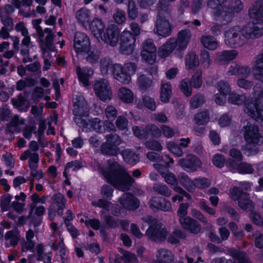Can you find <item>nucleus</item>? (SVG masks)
Instances as JSON below:
<instances>
[{"instance_id":"f257e3e1","label":"nucleus","mask_w":263,"mask_h":263,"mask_svg":"<svg viewBox=\"0 0 263 263\" xmlns=\"http://www.w3.org/2000/svg\"><path fill=\"white\" fill-rule=\"evenodd\" d=\"M107 163V170L99 165V171L107 182L123 192L128 191L135 180L114 159L108 160Z\"/></svg>"},{"instance_id":"f03ea898","label":"nucleus","mask_w":263,"mask_h":263,"mask_svg":"<svg viewBox=\"0 0 263 263\" xmlns=\"http://www.w3.org/2000/svg\"><path fill=\"white\" fill-rule=\"evenodd\" d=\"M191 32L190 29H184L180 31L177 36V39L171 38L164 44L158 50V55L161 58L168 57L174 50L181 52L187 47L191 37Z\"/></svg>"},{"instance_id":"7ed1b4c3","label":"nucleus","mask_w":263,"mask_h":263,"mask_svg":"<svg viewBox=\"0 0 263 263\" xmlns=\"http://www.w3.org/2000/svg\"><path fill=\"white\" fill-rule=\"evenodd\" d=\"M158 14L155 24L157 33L162 37H167L172 33L173 27L166 19L170 15L168 3L166 0H159Z\"/></svg>"},{"instance_id":"20e7f679","label":"nucleus","mask_w":263,"mask_h":263,"mask_svg":"<svg viewBox=\"0 0 263 263\" xmlns=\"http://www.w3.org/2000/svg\"><path fill=\"white\" fill-rule=\"evenodd\" d=\"M142 219L149 225L145 233L149 240L158 243L165 240L168 233L166 228L162 227V223L158 222L156 218L150 216L142 217Z\"/></svg>"},{"instance_id":"39448f33","label":"nucleus","mask_w":263,"mask_h":263,"mask_svg":"<svg viewBox=\"0 0 263 263\" xmlns=\"http://www.w3.org/2000/svg\"><path fill=\"white\" fill-rule=\"evenodd\" d=\"M231 194L234 200H238V205L242 210L251 211L253 209V203L250 199L249 194L237 187H234Z\"/></svg>"},{"instance_id":"423d86ee","label":"nucleus","mask_w":263,"mask_h":263,"mask_svg":"<svg viewBox=\"0 0 263 263\" xmlns=\"http://www.w3.org/2000/svg\"><path fill=\"white\" fill-rule=\"evenodd\" d=\"M94 90L96 95L102 101L107 102L110 100L112 91L108 81L104 79L97 81L94 84Z\"/></svg>"},{"instance_id":"0eeeda50","label":"nucleus","mask_w":263,"mask_h":263,"mask_svg":"<svg viewBox=\"0 0 263 263\" xmlns=\"http://www.w3.org/2000/svg\"><path fill=\"white\" fill-rule=\"evenodd\" d=\"M242 36L248 39H255L263 35V22L253 20L242 30Z\"/></svg>"},{"instance_id":"6e6552de","label":"nucleus","mask_w":263,"mask_h":263,"mask_svg":"<svg viewBox=\"0 0 263 263\" xmlns=\"http://www.w3.org/2000/svg\"><path fill=\"white\" fill-rule=\"evenodd\" d=\"M136 37L129 31H124L120 36V50L122 54H130L134 51Z\"/></svg>"},{"instance_id":"1a4fd4ad","label":"nucleus","mask_w":263,"mask_h":263,"mask_svg":"<svg viewBox=\"0 0 263 263\" xmlns=\"http://www.w3.org/2000/svg\"><path fill=\"white\" fill-rule=\"evenodd\" d=\"M242 36V30L240 31L236 27L231 28L224 33L225 42L232 47H240L244 42Z\"/></svg>"},{"instance_id":"9d476101","label":"nucleus","mask_w":263,"mask_h":263,"mask_svg":"<svg viewBox=\"0 0 263 263\" xmlns=\"http://www.w3.org/2000/svg\"><path fill=\"white\" fill-rule=\"evenodd\" d=\"M226 166L233 173L237 172L241 174H251L254 172V168L251 164L246 162L238 163L230 158L226 161Z\"/></svg>"},{"instance_id":"9b49d317","label":"nucleus","mask_w":263,"mask_h":263,"mask_svg":"<svg viewBox=\"0 0 263 263\" xmlns=\"http://www.w3.org/2000/svg\"><path fill=\"white\" fill-rule=\"evenodd\" d=\"M178 165L186 172H194L202 165V162L195 155L187 154L178 161Z\"/></svg>"},{"instance_id":"f8f14e48","label":"nucleus","mask_w":263,"mask_h":263,"mask_svg":"<svg viewBox=\"0 0 263 263\" xmlns=\"http://www.w3.org/2000/svg\"><path fill=\"white\" fill-rule=\"evenodd\" d=\"M143 50L141 55L143 59L149 64H153L156 58V47L151 39L146 40L142 44Z\"/></svg>"},{"instance_id":"ddd939ff","label":"nucleus","mask_w":263,"mask_h":263,"mask_svg":"<svg viewBox=\"0 0 263 263\" xmlns=\"http://www.w3.org/2000/svg\"><path fill=\"white\" fill-rule=\"evenodd\" d=\"M120 34L118 27L115 25H110L107 28L106 33L102 35V39H100L99 42L107 43L110 46L114 47L117 45Z\"/></svg>"},{"instance_id":"4468645a","label":"nucleus","mask_w":263,"mask_h":263,"mask_svg":"<svg viewBox=\"0 0 263 263\" xmlns=\"http://www.w3.org/2000/svg\"><path fill=\"white\" fill-rule=\"evenodd\" d=\"M244 138L246 142L259 144L261 136L259 133L258 127L254 124L247 122L243 127Z\"/></svg>"},{"instance_id":"2eb2a0df","label":"nucleus","mask_w":263,"mask_h":263,"mask_svg":"<svg viewBox=\"0 0 263 263\" xmlns=\"http://www.w3.org/2000/svg\"><path fill=\"white\" fill-rule=\"evenodd\" d=\"M74 49L77 53H82L90 49V43L87 35L81 32H77L74 37Z\"/></svg>"},{"instance_id":"dca6fc26","label":"nucleus","mask_w":263,"mask_h":263,"mask_svg":"<svg viewBox=\"0 0 263 263\" xmlns=\"http://www.w3.org/2000/svg\"><path fill=\"white\" fill-rule=\"evenodd\" d=\"M247 108L252 116L263 120V90L258 95L255 102L248 103Z\"/></svg>"},{"instance_id":"f3484780","label":"nucleus","mask_w":263,"mask_h":263,"mask_svg":"<svg viewBox=\"0 0 263 263\" xmlns=\"http://www.w3.org/2000/svg\"><path fill=\"white\" fill-rule=\"evenodd\" d=\"M112 75L118 82L123 84H128L131 81L130 76L120 64H115Z\"/></svg>"},{"instance_id":"a211bd4d","label":"nucleus","mask_w":263,"mask_h":263,"mask_svg":"<svg viewBox=\"0 0 263 263\" xmlns=\"http://www.w3.org/2000/svg\"><path fill=\"white\" fill-rule=\"evenodd\" d=\"M122 206L128 210H135L139 206V201L138 199L130 193L124 194L119 199Z\"/></svg>"},{"instance_id":"6ab92c4d","label":"nucleus","mask_w":263,"mask_h":263,"mask_svg":"<svg viewBox=\"0 0 263 263\" xmlns=\"http://www.w3.org/2000/svg\"><path fill=\"white\" fill-rule=\"evenodd\" d=\"M179 220L182 228L189 232L194 234H197L200 232L201 226L195 219L187 216L184 219H180Z\"/></svg>"},{"instance_id":"aec40b11","label":"nucleus","mask_w":263,"mask_h":263,"mask_svg":"<svg viewBox=\"0 0 263 263\" xmlns=\"http://www.w3.org/2000/svg\"><path fill=\"white\" fill-rule=\"evenodd\" d=\"M234 14L233 10L230 9L227 5L222 6L216 9L214 12V16L220 17V21L223 25L231 22Z\"/></svg>"},{"instance_id":"412c9836","label":"nucleus","mask_w":263,"mask_h":263,"mask_svg":"<svg viewBox=\"0 0 263 263\" xmlns=\"http://www.w3.org/2000/svg\"><path fill=\"white\" fill-rule=\"evenodd\" d=\"M73 115H88L87 103L82 96H77L73 99Z\"/></svg>"},{"instance_id":"4be33fe9","label":"nucleus","mask_w":263,"mask_h":263,"mask_svg":"<svg viewBox=\"0 0 263 263\" xmlns=\"http://www.w3.org/2000/svg\"><path fill=\"white\" fill-rule=\"evenodd\" d=\"M149 206L164 212L170 211L172 209L171 202L165 198L161 197H153L149 200Z\"/></svg>"},{"instance_id":"5701e85b","label":"nucleus","mask_w":263,"mask_h":263,"mask_svg":"<svg viewBox=\"0 0 263 263\" xmlns=\"http://www.w3.org/2000/svg\"><path fill=\"white\" fill-rule=\"evenodd\" d=\"M90 29L93 36L99 41L100 39H102L105 29V25L103 21L99 18L93 19L89 26Z\"/></svg>"},{"instance_id":"b1692460","label":"nucleus","mask_w":263,"mask_h":263,"mask_svg":"<svg viewBox=\"0 0 263 263\" xmlns=\"http://www.w3.org/2000/svg\"><path fill=\"white\" fill-rule=\"evenodd\" d=\"M228 252L229 255L237 260L239 263H252V261L250 256L246 252L243 251L230 248L228 250Z\"/></svg>"},{"instance_id":"393cba45","label":"nucleus","mask_w":263,"mask_h":263,"mask_svg":"<svg viewBox=\"0 0 263 263\" xmlns=\"http://www.w3.org/2000/svg\"><path fill=\"white\" fill-rule=\"evenodd\" d=\"M238 51L235 50H224L218 52L217 59L219 64L224 65L234 60L238 55Z\"/></svg>"},{"instance_id":"a878e982","label":"nucleus","mask_w":263,"mask_h":263,"mask_svg":"<svg viewBox=\"0 0 263 263\" xmlns=\"http://www.w3.org/2000/svg\"><path fill=\"white\" fill-rule=\"evenodd\" d=\"M156 257L157 262L155 263H172L174 261V255L172 252L163 248L158 250Z\"/></svg>"},{"instance_id":"bb28decb","label":"nucleus","mask_w":263,"mask_h":263,"mask_svg":"<svg viewBox=\"0 0 263 263\" xmlns=\"http://www.w3.org/2000/svg\"><path fill=\"white\" fill-rule=\"evenodd\" d=\"M76 72L80 81L84 86L89 85V77L93 74V70L91 68L85 67L81 68L78 66L76 69Z\"/></svg>"},{"instance_id":"cd10ccee","label":"nucleus","mask_w":263,"mask_h":263,"mask_svg":"<svg viewBox=\"0 0 263 263\" xmlns=\"http://www.w3.org/2000/svg\"><path fill=\"white\" fill-rule=\"evenodd\" d=\"M4 238L6 240V247H15L20 238V233L17 230L9 231L5 235Z\"/></svg>"},{"instance_id":"c85d7f7f","label":"nucleus","mask_w":263,"mask_h":263,"mask_svg":"<svg viewBox=\"0 0 263 263\" xmlns=\"http://www.w3.org/2000/svg\"><path fill=\"white\" fill-rule=\"evenodd\" d=\"M172 85L170 82L162 81L161 84L160 99L164 103H168L172 96Z\"/></svg>"},{"instance_id":"c756f323","label":"nucleus","mask_w":263,"mask_h":263,"mask_svg":"<svg viewBox=\"0 0 263 263\" xmlns=\"http://www.w3.org/2000/svg\"><path fill=\"white\" fill-rule=\"evenodd\" d=\"M52 206L54 209L55 206L58 207L57 213L59 215H62L63 210L65 208L66 200L64 197L61 194H55L52 197Z\"/></svg>"},{"instance_id":"7c9ffc66","label":"nucleus","mask_w":263,"mask_h":263,"mask_svg":"<svg viewBox=\"0 0 263 263\" xmlns=\"http://www.w3.org/2000/svg\"><path fill=\"white\" fill-rule=\"evenodd\" d=\"M120 152V148L117 146L109 143L104 142L101 146V152L102 154L114 156H117Z\"/></svg>"},{"instance_id":"2f4dec72","label":"nucleus","mask_w":263,"mask_h":263,"mask_svg":"<svg viewBox=\"0 0 263 263\" xmlns=\"http://www.w3.org/2000/svg\"><path fill=\"white\" fill-rule=\"evenodd\" d=\"M76 17L78 22L84 26L90 20V12L86 8H82L76 12Z\"/></svg>"},{"instance_id":"473e14b6","label":"nucleus","mask_w":263,"mask_h":263,"mask_svg":"<svg viewBox=\"0 0 263 263\" xmlns=\"http://www.w3.org/2000/svg\"><path fill=\"white\" fill-rule=\"evenodd\" d=\"M25 119H20L18 115H15L11 119L9 123L7 125L6 132L7 133L13 134L15 131V128L21 125L24 124Z\"/></svg>"},{"instance_id":"72a5a7b5","label":"nucleus","mask_w":263,"mask_h":263,"mask_svg":"<svg viewBox=\"0 0 263 263\" xmlns=\"http://www.w3.org/2000/svg\"><path fill=\"white\" fill-rule=\"evenodd\" d=\"M200 40L202 45L209 50H215L218 47V42L212 35L202 36Z\"/></svg>"},{"instance_id":"f704fd0d","label":"nucleus","mask_w":263,"mask_h":263,"mask_svg":"<svg viewBox=\"0 0 263 263\" xmlns=\"http://www.w3.org/2000/svg\"><path fill=\"white\" fill-rule=\"evenodd\" d=\"M184 187L188 191L192 192L194 190L193 180L184 173H180L178 176V182Z\"/></svg>"},{"instance_id":"c9c22d12","label":"nucleus","mask_w":263,"mask_h":263,"mask_svg":"<svg viewBox=\"0 0 263 263\" xmlns=\"http://www.w3.org/2000/svg\"><path fill=\"white\" fill-rule=\"evenodd\" d=\"M100 69L102 74H107L108 70L110 69L112 73L115 64L109 58H104L100 61Z\"/></svg>"},{"instance_id":"e433bc0d","label":"nucleus","mask_w":263,"mask_h":263,"mask_svg":"<svg viewBox=\"0 0 263 263\" xmlns=\"http://www.w3.org/2000/svg\"><path fill=\"white\" fill-rule=\"evenodd\" d=\"M36 259L38 261L43 260L44 263H51L52 256L51 252L44 254V246L42 243H39L36 247Z\"/></svg>"},{"instance_id":"4c0bfd02","label":"nucleus","mask_w":263,"mask_h":263,"mask_svg":"<svg viewBox=\"0 0 263 263\" xmlns=\"http://www.w3.org/2000/svg\"><path fill=\"white\" fill-rule=\"evenodd\" d=\"M152 79L147 77L145 74L140 73L138 77L137 83L139 88L143 91H146L152 84Z\"/></svg>"},{"instance_id":"58836bf2","label":"nucleus","mask_w":263,"mask_h":263,"mask_svg":"<svg viewBox=\"0 0 263 263\" xmlns=\"http://www.w3.org/2000/svg\"><path fill=\"white\" fill-rule=\"evenodd\" d=\"M118 97L124 102L129 103L133 101V93L127 88L121 87L119 89Z\"/></svg>"},{"instance_id":"ea45409f","label":"nucleus","mask_w":263,"mask_h":263,"mask_svg":"<svg viewBox=\"0 0 263 263\" xmlns=\"http://www.w3.org/2000/svg\"><path fill=\"white\" fill-rule=\"evenodd\" d=\"M124 161L129 164L136 163L139 161V155L130 149H125L122 153Z\"/></svg>"},{"instance_id":"a19ab883","label":"nucleus","mask_w":263,"mask_h":263,"mask_svg":"<svg viewBox=\"0 0 263 263\" xmlns=\"http://www.w3.org/2000/svg\"><path fill=\"white\" fill-rule=\"evenodd\" d=\"M153 191L162 196L168 197L172 194V191L165 185L162 183H156L153 186Z\"/></svg>"},{"instance_id":"79ce46f5","label":"nucleus","mask_w":263,"mask_h":263,"mask_svg":"<svg viewBox=\"0 0 263 263\" xmlns=\"http://www.w3.org/2000/svg\"><path fill=\"white\" fill-rule=\"evenodd\" d=\"M198 57L194 52H190L185 59V65L187 68L195 69L199 65Z\"/></svg>"},{"instance_id":"37998d69","label":"nucleus","mask_w":263,"mask_h":263,"mask_svg":"<svg viewBox=\"0 0 263 263\" xmlns=\"http://www.w3.org/2000/svg\"><path fill=\"white\" fill-rule=\"evenodd\" d=\"M209 112L206 109L198 112L194 116L196 123L199 125L206 124L209 122Z\"/></svg>"},{"instance_id":"c03bdc74","label":"nucleus","mask_w":263,"mask_h":263,"mask_svg":"<svg viewBox=\"0 0 263 263\" xmlns=\"http://www.w3.org/2000/svg\"><path fill=\"white\" fill-rule=\"evenodd\" d=\"M88 123L89 124L90 132L93 130L96 132L102 133L105 130L104 122L98 118L93 119Z\"/></svg>"},{"instance_id":"a18cd8bd","label":"nucleus","mask_w":263,"mask_h":263,"mask_svg":"<svg viewBox=\"0 0 263 263\" xmlns=\"http://www.w3.org/2000/svg\"><path fill=\"white\" fill-rule=\"evenodd\" d=\"M83 52L85 53L86 61L90 65L93 66L98 63L100 56L97 51H91L89 49L88 51Z\"/></svg>"},{"instance_id":"49530a36","label":"nucleus","mask_w":263,"mask_h":263,"mask_svg":"<svg viewBox=\"0 0 263 263\" xmlns=\"http://www.w3.org/2000/svg\"><path fill=\"white\" fill-rule=\"evenodd\" d=\"M88 115H74V117L73 118L76 124L86 132H90L89 124L85 119L83 118V117L87 116Z\"/></svg>"},{"instance_id":"de8ad7c7","label":"nucleus","mask_w":263,"mask_h":263,"mask_svg":"<svg viewBox=\"0 0 263 263\" xmlns=\"http://www.w3.org/2000/svg\"><path fill=\"white\" fill-rule=\"evenodd\" d=\"M249 13L250 17L252 19L263 22V5L260 6L259 8H252L249 10Z\"/></svg>"},{"instance_id":"09e8293b","label":"nucleus","mask_w":263,"mask_h":263,"mask_svg":"<svg viewBox=\"0 0 263 263\" xmlns=\"http://www.w3.org/2000/svg\"><path fill=\"white\" fill-rule=\"evenodd\" d=\"M127 15L132 20H135L138 16V8L134 0H129L128 2Z\"/></svg>"},{"instance_id":"8fccbe9b","label":"nucleus","mask_w":263,"mask_h":263,"mask_svg":"<svg viewBox=\"0 0 263 263\" xmlns=\"http://www.w3.org/2000/svg\"><path fill=\"white\" fill-rule=\"evenodd\" d=\"M189 83L193 88H200L202 84L201 70H198L192 76Z\"/></svg>"},{"instance_id":"3c124183","label":"nucleus","mask_w":263,"mask_h":263,"mask_svg":"<svg viewBox=\"0 0 263 263\" xmlns=\"http://www.w3.org/2000/svg\"><path fill=\"white\" fill-rule=\"evenodd\" d=\"M217 88L223 96L229 94L231 91V86L228 82L225 80H221L217 83Z\"/></svg>"},{"instance_id":"603ef678","label":"nucleus","mask_w":263,"mask_h":263,"mask_svg":"<svg viewBox=\"0 0 263 263\" xmlns=\"http://www.w3.org/2000/svg\"><path fill=\"white\" fill-rule=\"evenodd\" d=\"M92 205L93 206L99 207L107 211L112 210L113 204L111 202L107 201L106 199H99L97 201H92Z\"/></svg>"},{"instance_id":"864d4df0","label":"nucleus","mask_w":263,"mask_h":263,"mask_svg":"<svg viewBox=\"0 0 263 263\" xmlns=\"http://www.w3.org/2000/svg\"><path fill=\"white\" fill-rule=\"evenodd\" d=\"M246 97L245 95H239L236 93L232 92L229 93L228 101L233 104L240 105L242 104L245 100Z\"/></svg>"},{"instance_id":"5fc2aeb1","label":"nucleus","mask_w":263,"mask_h":263,"mask_svg":"<svg viewBox=\"0 0 263 263\" xmlns=\"http://www.w3.org/2000/svg\"><path fill=\"white\" fill-rule=\"evenodd\" d=\"M147 138L148 135L150 134L154 138H159L161 135V130L157 126L153 124H148L146 126Z\"/></svg>"},{"instance_id":"6e6d98bb","label":"nucleus","mask_w":263,"mask_h":263,"mask_svg":"<svg viewBox=\"0 0 263 263\" xmlns=\"http://www.w3.org/2000/svg\"><path fill=\"white\" fill-rule=\"evenodd\" d=\"M189 82V80L185 79L181 81L180 84V89L186 97H190L192 93L191 85Z\"/></svg>"},{"instance_id":"4d7b16f0","label":"nucleus","mask_w":263,"mask_h":263,"mask_svg":"<svg viewBox=\"0 0 263 263\" xmlns=\"http://www.w3.org/2000/svg\"><path fill=\"white\" fill-rule=\"evenodd\" d=\"M258 144L247 142V144L243 146L242 149L248 156L254 155L259 152V148L256 146Z\"/></svg>"},{"instance_id":"13d9d810","label":"nucleus","mask_w":263,"mask_h":263,"mask_svg":"<svg viewBox=\"0 0 263 263\" xmlns=\"http://www.w3.org/2000/svg\"><path fill=\"white\" fill-rule=\"evenodd\" d=\"M167 148L173 154L178 157H181L183 153L179 145L174 141L169 142L167 143Z\"/></svg>"},{"instance_id":"bf43d9fd","label":"nucleus","mask_w":263,"mask_h":263,"mask_svg":"<svg viewBox=\"0 0 263 263\" xmlns=\"http://www.w3.org/2000/svg\"><path fill=\"white\" fill-rule=\"evenodd\" d=\"M227 6L234 14L239 13L243 9V4L240 0H231Z\"/></svg>"},{"instance_id":"052dcab7","label":"nucleus","mask_w":263,"mask_h":263,"mask_svg":"<svg viewBox=\"0 0 263 263\" xmlns=\"http://www.w3.org/2000/svg\"><path fill=\"white\" fill-rule=\"evenodd\" d=\"M194 190L195 187L204 189L208 187L211 184L210 181L204 178H196L193 180Z\"/></svg>"},{"instance_id":"680f3d73","label":"nucleus","mask_w":263,"mask_h":263,"mask_svg":"<svg viewBox=\"0 0 263 263\" xmlns=\"http://www.w3.org/2000/svg\"><path fill=\"white\" fill-rule=\"evenodd\" d=\"M142 102L144 106L151 111H154L156 109V103L154 99L147 96H144L142 98Z\"/></svg>"},{"instance_id":"e2e57ef3","label":"nucleus","mask_w":263,"mask_h":263,"mask_svg":"<svg viewBox=\"0 0 263 263\" xmlns=\"http://www.w3.org/2000/svg\"><path fill=\"white\" fill-rule=\"evenodd\" d=\"M106 143H111L115 146H118L122 143L120 137L116 134H110L105 136Z\"/></svg>"},{"instance_id":"0e129e2a","label":"nucleus","mask_w":263,"mask_h":263,"mask_svg":"<svg viewBox=\"0 0 263 263\" xmlns=\"http://www.w3.org/2000/svg\"><path fill=\"white\" fill-rule=\"evenodd\" d=\"M190 102L192 107L194 109L197 108L204 103V96L203 95L198 93L192 98Z\"/></svg>"},{"instance_id":"69168bd1","label":"nucleus","mask_w":263,"mask_h":263,"mask_svg":"<svg viewBox=\"0 0 263 263\" xmlns=\"http://www.w3.org/2000/svg\"><path fill=\"white\" fill-rule=\"evenodd\" d=\"M145 146L148 149L157 152H160L162 149V146L160 143L155 140L147 141L145 143Z\"/></svg>"},{"instance_id":"338daca9","label":"nucleus","mask_w":263,"mask_h":263,"mask_svg":"<svg viewBox=\"0 0 263 263\" xmlns=\"http://www.w3.org/2000/svg\"><path fill=\"white\" fill-rule=\"evenodd\" d=\"M162 177L164 178L165 181L171 185L177 186L178 184V178H177L175 175L169 172H166L165 174H163Z\"/></svg>"},{"instance_id":"774afa93","label":"nucleus","mask_w":263,"mask_h":263,"mask_svg":"<svg viewBox=\"0 0 263 263\" xmlns=\"http://www.w3.org/2000/svg\"><path fill=\"white\" fill-rule=\"evenodd\" d=\"M113 18L115 22L118 24H122L126 20L125 12L119 9L114 11Z\"/></svg>"}]
</instances>
